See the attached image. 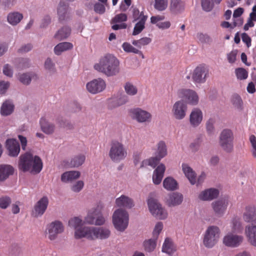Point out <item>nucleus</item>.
<instances>
[{
    "label": "nucleus",
    "instance_id": "72a5a7b5",
    "mask_svg": "<svg viewBox=\"0 0 256 256\" xmlns=\"http://www.w3.org/2000/svg\"><path fill=\"white\" fill-rule=\"evenodd\" d=\"M162 250L168 254H172L176 250V247L170 238H166L162 246Z\"/></svg>",
    "mask_w": 256,
    "mask_h": 256
},
{
    "label": "nucleus",
    "instance_id": "6e6d98bb",
    "mask_svg": "<svg viewBox=\"0 0 256 256\" xmlns=\"http://www.w3.org/2000/svg\"><path fill=\"white\" fill-rule=\"evenodd\" d=\"M20 81L24 84H28L30 83L32 77L30 74H23L20 76Z\"/></svg>",
    "mask_w": 256,
    "mask_h": 256
},
{
    "label": "nucleus",
    "instance_id": "423d86ee",
    "mask_svg": "<svg viewBox=\"0 0 256 256\" xmlns=\"http://www.w3.org/2000/svg\"><path fill=\"white\" fill-rule=\"evenodd\" d=\"M112 222L116 229L120 231H124L128 226V212L125 210L120 208L116 210L113 214Z\"/></svg>",
    "mask_w": 256,
    "mask_h": 256
},
{
    "label": "nucleus",
    "instance_id": "5fc2aeb1",
    "mask_svg": "<svg viewBox=\"0 0 256 256\" xmlns=\"http://www.w3.org/2000/svg\"><path fill=\"white\" fill-rule=\"evenodd\" d=\"M11 203V199L8 196L0 198V208L2 209L6 208Z\"/></svg>",
    "mask_w": 256,
    "mask_h": 256
},
{
    "label": "nucleus",
    "instance_id": "09e8293b",
    "mask_svg": "<svg viewBox=\"0 0 256 256\" xmlns=\"http://www.w3.org/2000/svg\"><path fill=\"white\" fill-rule=\"evenodd\" d=\"M168 0H154V8L158 11L164 10L168 6Z\"/></svg>",
    "mask_w": 256,
    "mask_h": 256
},
{
    "label": "nucleus",
    "instance_id": "f03ea898",
    "mask_svg": "<svg viewBox=\"0 0 256 256\" xmlns=\"http://www.w3.org/2000/svg\"><path fill=\"white\" fill-rule=\"evenodd\" d=\"M18 168L24 172L38 174L42 170V162L39 156H34L30 152H26L20 157Z\"/></svg>",
    "mask_w": 256,
    "mask_h": 256
},
{
    "label": "nucleus",
    "instance_id": "ea45409f",
    "mask_svg": "<svg viewBox=\"0 0 256 256\" xmlns=\"http://www.w3.org/2000/svg\"><path fill=\"white\" fill-rule=\"evenodd\" d=\"M82 224V221L81 218L78 217H74L70 218L68 221V225L70 227L75 229L74 238H76V232L77 230L82 229L84 227L80 226Z\"/></svg>",
    "mask_w": 256,
    "mask_h": 256
},
{
    "label": "nucleus",
    "instance_id": "9d476101",
    "mask_svg": "<svg viewBox=\"0 0 256 256\" xmlns=\"http://www.w3.org/2000/svg\"><path fill=\"white\" fill-rule=\"evenodd\" d=\"M208 76V70L204 64H200L194 70L192 74V79L195 83H204L206 82Z\"/></svg>",
    "mask_w": 256,
    "mask_h": 256
},
{
    "label": "nucleus",
    "instance_id": "20e7f679",
    "mask_svg": "<svg viewBox=\"0 0 256 256\" xmlns=\"http://www.w3.org/2000/svg\"><path fill=\"white\" fill-rule=\"evenodd\" d=\"M234 136L232 132L230 129H224L220 134L219 144L222 149L228 153L234 150Z\"/></svg>",
    "mask_w": 256,
    "mask_h": 256
},
{
    "label": "nucleus",
    "instance_id": "a19ab883",
    "mask_svg": "<svg viewBox=\"0 0 256 256\" xmlns=\"http://www.w3.org/2000/svg\"><path fill=\"white\" fill-rule=\"evenodd\" d=\"M161 158L156 155L154 157H151L148 159L144 160L140 165V167L150 166L154 168L160 162Z\"/></svg>",
    "mask_w": 256,
    "mask_h": 256
},
{
    "label": "nucleus",
    "instance_id": "ddd939ff",
    "mask_svg": "<svg viewBox=\"0 0 256 256\" xmlns=\"http://www.w3.org/2000/svg\"><path fill=\"white\" fill-rule=\"evenodd\" d=\"M178 96L180 98L184 100L188 103L196 105L198 103V97L196 93L190 90L182 89L178 90Z\"/></svg>",
    "mask_w": 256,
    "mask_h": 256
},
{
    "label": "nucleus",
    "instance_id": "37998d69",
    "mask_svg": "<svg viewBox=\"0 0 256 256\" xmlns=\"http://www.w3.org/2000/svg\"><path fill=\"white\" fill-rule=\"evenodd\" d=\"M14 106L10 102L6 101L2 104L0 113L3 116H8L12 113L14 110Z\"/></svg>",
    "mask_w": 256,
    "mask_h": 256
},
{
    "label": "nucleus",
    "instance_id": "4468645a",
    "mask_svg": "<svg viewBox=\"0 0 256 256\" xmlns=\"http://www.w3.org/2000/svg\"><path fill=\"white\" fill-rule=\"evenodd\" d=\"M186 104L183 100L176 102L172 107V112L174 117L177 120L183 119L186 115Z\"/></svg>",
    "mask_w": 256,
    "mask_h": 256
},
{
    "label": "nucleus",
    "instance_id": "c03bdc74",
    "mask_svg": "<svg viewBox=\"0 0 256 256\" xmlns=\"http://www.w3.org/2000/svg\"><path fill=\"white\" fill-rule=\"evenodd\" d=\"M231 227L232 232H240L242 230V226L240 218L238 217L234 218L232 220Z\"/></svg>",
    "mask_w": 256,
    "mask_h": 256
},
{
    "label": "nucleus",
    "instance_id": "bb28decb",
    "mask_svg": "<svg viewBox=\"0 0 256 256\" xmlns=\"http://www.w3.org/2000/svg\"><path fill=\"white\" fill-rule=\"evenodd\" d=\"M182 166L183 172L190 184H195L196 182V177L195 172L188 164H182Z\"/></svg>",
    "mask_w": 256,
    "mask_h": 256
},
{
    "label": "nucleus",
    "instance_id": "e433bc0d",
    "mask_svg": "<svg viewBox=\"0 0 256 256\" xmlns=\"http://www.w3.org/2000/svg\"><path fill=\"white\" fill-rule=\"evenodd\" d=\"M73 48V45L69 42H60L57 44L54 48V53L56 55H60L64 51L69 50Z\"/></svg>",
    "mask_w": 256,
    "mask_h": 256
},
{
    "label": "nucleus",
    "instance_id": "58836bf2",
    "mask_svg": "<svg viewBox=\"0 0 256 256\" xmlns=\"http://www.w3.org/2000/svg\"><path fill=\"white\" fill-rule=\"evenodd\" d=\"M163 186L167 190H174L177 188L178 184L173 178L168 177L164 180Z\"/></svg>",
    "mask_w": 256,
    "mask_h": 256
},
{
    "label": "nucleus",
    "instance_id": "cd10ccee",
    "mask_svg": "<svg viewBox=\"0 0 256 256\" xmlns=\"http://www.w3.org/2000/svg\"><path fill=\"white\" fill-rule=\"evenodd\" d=\"M184 3L182 0H170V10L174 14L182 12L184 9Z\"/></svg>",
    "mask_w": 256,
    "mask_h": 256
},
{
    "label": "nucleus",
    "instance_id": "412c9836",
    "mask_svg": "<svg viewBox=\"0 0 256 256\" xmlns=\"http://www.w3.org/2000/svg\"><path fill=\"white\" fill-rule=\"evenodd\" d=\"M245 234L248 242L252 246H256V225H247L245 228Z\"/></svg>",
    "mask_w": 256,
    "mask_h": 256
},
{
    "label": "nucleus",
    "instance_id": "864d4df0",
    "mask_svg": "<svg viewBox=\"0 0 256 256\" xmlns=\"http://www.w3.org/2000/svg\"><path fill=\"white\" fill-rule=\"evenodd\" d=\"M128 16L126 14H118L112 19V23L122 22L127 20Z\"/></svg>",
    "mask_w": 256,
    "mask_h": 256
},
{
    "label": "nucleus",
    "instance_id": "b1692460",
    "mask_svg": "<svg viewBox=\"0 0 256 256\" xmlns=\"http://www.w3.org/2000/svg\"><path fill=\"white\" fill-rule=\"evenodd\" d=\"M165 170V166L162 164L158 165L155 169L152 176V181L155 184H159L161 182Z\"/></svg>",
    "mask_w": 256,
    "mask_h": 256
},
{
    "label": "nucleus",
    "instance_id": "c85d7f7f",
    "mask_svg": "<svg viewBox=\"0 0 256 256\" xmlns=\"http://www.w3.org/2000/svg\"><path fill=\"white\" fill-rule=\"evenodd\" d=\"M14 169L10 165H0V181H4L14 174Z\"/></svg>",
    "mask_w": 256,
    "mask_h": 256
},
{
    "label": "nucleus",
    "instance_id": "dca6fc26",
    "mask_svg": "<svg viewBox=\"0 0 256 256\" xmlns=\"http://www.w3.org/2000/svg\"><path fill=\"white\" fill-rule=\"evenodd\" d=\"M105 82L102 78L94 79L88 82L86 88L88 92L92 94H96L102 92L106 88Z\"/></svg>",
    "mask_w": 256,
    "mask_h": 256
},
{
    "label": "nucleus",
    "instance_id": "a878e982",
    "mask_svg": "<svg viewBox=\"0 0 256 256\" xmlns=\"http://www.w3.org/2000/svg\"><path fill=\"white\" fill-rule=\"evenodd\" d=\"M116 204L118 207L130 208L134 206L132 200L128 196L122 195L116 200Z\"/></svg>",
    "mask_w": 256,
    "mask_h": 256
},
{
    "label": "nucleus",
    "instance_id": "5701e85b",
    "mask_svg": "<svg viewBox=\"0 0 256 256\" xmlns=\"http://www.w3.org/2000/svg\"><path fill=\"white\" fill-rule=\"evenodd\" d=\"M219 192L215 188H209L202 191L199 194L198 198L202 200H211L218 197Z\"/></svg>",
    "mask_w": 256,
    "mask_h": 256
},
{
    "label": "nucleus",
    "instance_id": "8fccbe9b",
    "mask_svg": "<svg viewBox=\"0 0 256 256\" xmlns=\"http://www.w3.org/2000/svg\"><path fill=\"white\" fill-rule=\"evenodd\" d=\"M144 246L146 251L150 252L154 250L156 246V240L150 239L145 240L144 242Z\"/></svg>",
    "mask_w": 256,
    "mask_h": 256
},
{
    "label": "nucleus",
    "instance_id": "39448f33",
    "mask_svg": "<svg viewBox=\"0 0 256 256\" xmlns=\"http://www.w3.org/2000/svg\"><path fill=\"white\" fill-rule=\"evenodd\" d=\"M220 230L215 226H210L204 232L203 244L208 248L213 247L218 242L220 237Z\"/></svg>",
    "mask_w": 256,
    "mask_h": 256
},
{
    "label": "nucleus",
    "instance_id": "aec40b11",
    "mask_svg": "<svg viewBox=\"0 0 256 256\" xmlns=\"http://www.w3.org/2000/svg\"><path fill=\"white\" fill-rule=\"evenodd\" d=\"M6 147L8 154L11 156H16L20 152V146L18 142L15 139H8L6 141Z\"/></svg>",
    "mask_w": 256,
    "mask_h": 256
},
{
    "label": "nucleus",
    "instance_id": "2f4dec72",
    "mask_svg": "<svg viewBox=\"0 0 256 256\" xmlns=\"http://www.w3.org/2000/svg\"><path fill=\"white\" fill-rule=\"evenodd\" d=\"M68 8V6L64 2H60L58 8V14L60 22L68 18V14H67Z\"/></svg>",
    "mask_w": 256,
    "mask_h": 256
},
{
    "label": "nucleus",
    "instance_id": "4d7b16f0",
    "mask_svg": "<svg viewBox=\"0 0 256 256\" xmlns=\"http://www.w3.org/2000/svg\"><path fill=\"white\" fill-rule=\"evenodd\" d=\"M214 120L213 118H210L206 123V128L208 132L211 134L214 133Z\"/></svg>",
    "mask_w": 256,
    "mask_h": 256
},
{
    "label": "nucleus",
    "instance_id": "a18cd8bd",
    "mask_svg": "<svg viewBox=\"0 0 256 256\" xmlns=\"http://www.w3.org/2000/svg\"><path fill=\"white\" fill-rule=\"evenodd\" d=\"M122 48L124 51L126 52H132L134 54H138L141 55L142 58H144V56L141 51L134 48L128 42H125L123 43L122 44Z\"/></svg>",
    "mask_w": 256,
    "mask_h": 256
},
{
    "label": "nucleus",
    "instance_id": "f704fd0d",
    "mask_svg": "<svg viewBox=\"0 0 256 256\" xmlns=\"http://www.w3.org/2000/svg\"><path fill=\"white\" fill-rule=\"evenodd\" d=\"M23 16L18 12L10 13L7 16L8 22L12 25L15 26L20 22L22 19Z\"/></svg>",
    "mask_w": 256,
    "mask_h": 256
},
{
    "label": "nucleus",
    "instance_id": "0eeeda50",
    "mask_svg": "<svg viewBox=\"0 0 256 256\" xmlns=\"http://www.w3.org/2000/svg\"><path fill=\"white\" fill-rule=\"evenodd\" d=\"M126 156V150L122 143L118 141L112 142L109 152V156L112 161L119 162L124 159Z\"/></svg>",
    "mask_w": 256,
    "mask_h": 256
},
{
    "label": "nucleus",
    "instance_id": "603ef678",
    "mask_svg": "<svg viewBox=\"0 0 256 256\" xmlns=\"http://www.w3.org/2000/svg\"><path fill=\"white\" fill-rule=\"evenodd\" d=\"M235 72L237 78L239 80H245L248 76V72L244 68H238Z\"/></svg>",
    "mask_w": 256,
    "mask_h": 256
},
{
    "label": "nucleus",
    "instance_id": "79ce46f5",
    "mask_svg": "<svg viewBox=\"0 0 256 256\" xmlns=\"http://www.w3.org/2000/svg\"><path fill=\"white\" fill-rule=\"evenodd\" d=\"M86 160V156L83 154L75 156L70 160V166L72 167H78L82 166Z\"/></svg>",
    "mask_w": 256,
    "mask_h": 256
},
{
    "label": "nucleus",
    "instance_id": "f8f14e48",
    "mask_svg": "<svg viewBox=\"0 0 256 256\" xmlns=\"http://www.w3.org/2000/svg\"><path fill=\"white\" fill-rule=\"evenodd\" d=\"M130 114L132 119L141 123L149 122L152 118V115L150 112L140 108L132 110Z\"/></svg>",
    "mask_w": 256,
    "mask_h": 256
},
{
    "label": "nucleus",
    "instance_id": "13d9d810",
    "mask_svg": "<svg viewBox=\"0 0 256 256\" xmlns=\"http://www.w3.org/2000/svg\"><path fill=\"white\" fill-rule=\"evenodd\" d=\"M84 186V182L82 180H78L72 186L71 189L73 192H78L82 190Z\"/></svg>",
    "mask_w": 256,
    "mask_h": 256
},
{
    "label": "nucleus",
    "instance_id": "c9c22d12",
    "mask_svg": "<svg viewBox=\"0 0 256 256\" xmlns=\"http://www.w3.org/2000/svg\"><path fill=\"white\" fill-rule=\"evenodd\" d=\"M147 19V16L142 14L140 18V20L135 24L132 32L134 36L137 35L140 33L142 30L144 28V25Z\"/></svg>",
    "mask_w": 256,
    "mask_h": 256
},
{
    "label": "nucleus",
    "instance_id": "7c9ffc66",
    "mask_svg": "<svg viewBox=\"0 0 256 256\" xmlns=\"http://www.w3.org/2000/svg\"><path fill=\"white\" fill-rule=\"evenodd\" d=\"M41 129L46 134H51L54 130V125L48 122L45 118H42L40 120Z\"/></svg>",
    "mask_w": 256,
    "mask_h": 256
},
{
    "label": "nucleus",
    "instance_id": "2eb2a0df",
    "mask_svg": "<svg viewBox=\"0 0 256 256\" xmlns=\"http://www.w3.org/2000/svg\"><path fill=\"white\" fill-rule=\"evenodd\" d=\"M228 204V202L227 199L222 198L212 202V206L215 214L221 217L224 214Z\"/></svg>",
    "mask_w": 256,
    "mask_h": 256
},
{
    "label": "nucleus",
    "instance_id": "0e129e2a",
    "mask_svg": "<svg viewBox=\"0 0 256 256\" xmlns=\"http://www.w3.org/2000/svg\"><path fill=\"white\" fill-rule=\"evenodd\" d=\"M242 42L246 44L247 46L249 48L251 46V38L248 34L245 32L242 34Z\"/></svg>",
    "mask_w": 256,
    "mask_h": 256
},
{
    "label": "nucleus",
    "instance_id": "774afa93",
    "mask_svg": "<svg viewBox=\"0 0 256 256\" xmlns=\"http://www.w3.org/2000/svg\"><path fill=\"white\" fill-rule=\"evenodd\" d=\"M3 72L5 75L9 77H12V70L8 64H6L4 66Z\"/></svg>",
    "mask_w": 256,
    "mask_h": 256
},
{
    "label": "nucleus",
    "instance_id": "de8ad7c7",
    "mask_svg": "<svg viewBox=\"0 0 256 256\" xmlns=\"http://www.w3.org/2000/svg\"><path fill=\"white\" fill-rule=\"evenodd\" d=\"M124 88L126 92L129 96H134L138 92L137 88L130 82H128L125 84Z\"/></svg>",
    "mask_w": 256,
    "mask_h": 256
},
{
    "label": "nucleus",
    "instance_id": "a211bd4d",
    "mask_svg": "<svg viewBox=\"0 0 256 256\" xmlns=\"http://www.w3.org/2000/svg\"><path fill=\"white\" fill-rule=\"evenodd\" d=\"M242 240V236L230 234L224 237L223 242L226 246L234 248L240 245Z\"/></svg>",
    "mask_w": 256,
    "mask_h": 256
},
{
    "label": "nucleus",
    "instance_id": "052dcab7",
    "mask_svg": "<svg viewBox=\"0 0 256 256\" xmlns=\"http://www.w3.org/2000/svg\"><path fill=\"white\" fill-rule=\"evenodd\" d=\"M163 228V224L162 222H158L155 226L154 232L153 235L154 236L157 238L160 233L162 231Z\"/></svg>",
    "mask_w": 256,
    "mask_h": 256
},
{
    "label": "nucleus",
    "instance_id": "473e14b6",
    "mask_svg": "<svg viewBox=\"0 0 256 256\" xmlns=\"http://www.w3.org/2000/svg\"><path fill=\"white\" fill-rule=\"evenodd\" d=\"M71 29L70 27L64 26L60 28L55 34L54 38L62 40L68 38L70 34Z\"/></svg>",
    "mask_w": 256,
    "mask_h": 256
},
{
    "label": "nucleus",
    "instance_id": "f257e3e1",
    "mask_svg": "<svg viewBox=\"0 0 256 256\" xmlns=\"http://www.w3.org/2000/svg\"><path fill=\"white\" fill-rule=\"evenodd\" d=\"M94 68L108 76H115L120 72V62L114 55L106 54L94 64Z\"/></svg>",
    "mask_w": 256,
    "mask_h": 256
},
{
    "label": "nucleus",
    "instance_id": "1a4fd4ad",
    "mask_svg": "<svg viewBox=\"0 0 256 256\" xmlns=\"http://www.w3.org/2000/svg\"><path fill=\"white\" fill-rule=\"evenodd\" d=\"M148 204L151 214L156 218L164 220L167 218V212L162 208L161 204L156 200L150 198L148 200Z\"/></svg>",
    "mask_w": 256,
    "mask_h": 256
},
{
    "label": "nucleus",
    "instance_id": "4be33fe9",
    "mask_svg": "<svg viewBox=\"0 0 256 256\" xmlns=\"http://www.w3.org/2000/svg\"><path fill=\"white\" fill-rule=\"evenodd\" d=\"M183 201V196L178 192H172L168 194L166 198V204L170 206H176L180 205Z\"/></svg>",
    "mask_w": 256,
    "mask_h": 256
},
{
    "label": "nucleus",
    "instance_id": "f3484780",
    "mask_svg": "<svg viewBox=\"0 0 256 256\" xmlns=\"http://www.w3.org/2000/svg\"><path fill=\"white\" fill-rule=\"evenodd\" d=\"M48 204L47 196H43L35 204L32 214L34 217L42 216L46 210Z\"/></svg>",
    "mask_w": 256,
    "mask_h": 256
},
{
    "label": "nucleus",
    "instance_id": "3c124183",
    "mask_svg": "<svg viewBox=\"0 0 256 256\" xmlns=\"http://www.w3.org/2000/svg\"><path fill=\"white\" fill-rule=\"evenodd\" d=\"M201 4L203 10L208 12L211 11L214 6L212 0H201Z\"/></svg>",
    "mask_w": 256,
    "mask_h": 256
},
{
    "label": "nucleus",
    "instance_id": "c756f323",
    "mask_svg": "<svg viewBox=\"0 0 256 256\" xmlns=\"http://www.w3.org/2000/svg\"><path fill=\"white\" fill-rule=\"evenodd\" d=\"M80 173L78 171L72 170L64 172L61 176V180L64 182H72L80 178Z\"/></svg>",
    "mask_w": 256,
    "mask_h": 256
},
{
    "label": "nucleus",
    "instance_id": "9b49d317",
    "mask_svg": "<svg viewBox=\"0 0 256 256\" xmlns=\"http://www.w3.org/2000/svg\"><path fill=\"white\" fill-rule=\"evenodd\" d=\"M47 234L49 239L52 240H55L58 235L63 232L64 227L62 224L58 220L51 222L47 226Z\"/></svg>",
    "mask_w": 256,
    "mask_h": 256
},
{
    "label": "nucleus",
    "instance_id": "338daca9",
    "mask_svg": "<svg viewBox=\"0 0 256 256\" xmlns=\"http://www.w3.org/2000/svg\"><path fill=\"white\" fill-rule=\"evenodd\" d=\"M171 26V24L169 21H166L164 22H159L156 24V26L160 29H167L168 28Z\"/></svg>",
    "mask_w": 256,
    "mask_h": 256
},
{
    "label": "nucleus",
    "instance_id": "e2e57ef3",
    "mask_svg": "<svg viewBox=\"0 0 256 256\" xmlns=\"http://www.w3.org/2000/svg\"><path fill=\"white\" fill-rule=\"evenodd\" d=\"M250 140L254 150L252 155L256 158V137L254 135H251L250 137Z\"/></svg>",
    "mask_w": 256,
    "mask_h": 256
},
{
    "label": "nucleus",
    "instance_id": "393cba45",
    "mask_svg": "<svg viewBox=\"0 0 256 256\" xmlns=\"http://www.w3.org/2000/svg\"><path fill=\"white\" fill-rule=\"evenodd\" d=\"M202 120V111L198 108H194L190 116V121L191 125L196 127L198 126Z\"/></svg>",
    "mask_w": 256,
    "mask_h": 256
},
{
    "label": "nucleus",
    "instance_id": "6e6552de",
    "mask_svg": "<svg viewBox=\"0 0 256 256\" xmlns=\"http://www.w3.org/2000/svg\"><path fill=\"white\" fill-rule=\"evenodd\" d=\"M102 206L98 204L96 208L90 209L85 218L86 223L101 226L104 224L105 220L102 214Z\"/></svg>",
    "mask_w": 256,
    "mask_h": 256
},
{
    "label": "nucleus",
    "instance_id": "bf43d9fd",
    "mask_svg": "<svg viewBox=\"0 0 256 256\" xmlns=\"http://www.w3.org/2000/svg\"><path fill=\"white\" fill-rule=\"evenodd\" d=\"M44 66L45 68L50 72H55L54 64L52 62V60L49 58H47L46 60Z\"/></svg>",
    "mask_w": 256,
    "mask_h": 256
},
{
    "label": "nucleus",
    "instance_id": "69168bd1",
    "mask_svg": "<svg viewBox=\"0 0 256 256\" xmlns=\"http://www.w3.org/2000/svg\"><path fill=\"white\" fill-rule=\"evenodd\" d=\"M164 19V16L162 15H158L156 16H152L150 18V22L153 24H157L159 22Z\"/></svg>",
    "mask_w": 256,
    "mask_h": 256
},
{
    "label": "nucleus",
    "instance_id": "49530a36",
    "mask_svg": "<svg viewBox=\"0 0 256 256\" xmlns=\"http://www.w3.org/2000/svg\"><path fill=\"white\" fill-rule=\"evenodd\" d=\"M152 42V39L150 38L144 37L138 40H134L132 42L133 45L140 48L142 46L148 45Z\"/></svg>",
    "mask_w": 256,
    "mask_h": 256
},
{
    "label": "nucleus",
    "instance_id": "4c0bfd02",
    "mask_svg": "<svg viewBox=\"0 0 256 256\" xmlns=\"http://www.w3.org/2000/svg\"><path fill=\"white\" fill-rule=\"evenodd\" d=\"M167 154V148L166 143L164 141H160L157 144V150L156 155L160 158H162Z\"/></svg>",
    "mask_w": 256,
    "mask_h": 256
},
{
    "label": "nucleus",
    "instance_id": "680f3d73",
    "mask_svg": "<svg viewBox=\"0 0 256 256\" xmlns=\"http://www.w3.org/2000/svg\"><path fill=\"white\" fill-rule=\"evenodd\" d=\"M94 11L99 14H103L106 10V8L104 4L100 3H96L94 6Z\"/></svg>",
    "mask_w": 256,
    "mask_h": 256
},
{
    "label": "nucleus",
    "instance_id": "7ed1b4c3",
    "mask_svg": "<svg viewBox=\"0 0 256 256\" xmlns=\"http://www.w3.org/2000/svg\"><path fill=\"white\" fill-rule=\"evenodd\" d=\"M110 230L104 227L84 226L76 232V238H86L90 240L106 239L110 236Z\"/></svg>",
    "mask_w": 256,
    "mask_h": 256
},
{
    "label": "nucleus",
    "instance_id": "6ab92c4d",
    "mask_svg": "<svg viewBox=\"0 0 256 256\" xmlns=\"http://www.w3.org/2000/svg\"><path fill=\"white\" fill-rule=\"evenodd\" d=\"M244 222L256 224V206H248L246 207L242 216Z\"/></svg>",
    "mask_w": 256,
    "mask_h": 256
}]
</instances>
